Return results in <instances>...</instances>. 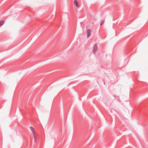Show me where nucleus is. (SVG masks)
I'll return each instance as SVG.
<instances>
[{"mask_svg":"<svg viewBox=\"0 0 148 148\" xmlns=\"http://www.w3.org/2000/svg\"><path fill=\"white\" fill-rule=\"evenodd\" d=\"M82 22H81L80 23V24H81H81H82Z\"/></svg>","mask_w":148,"mask_h":148,"instance_id":"nucleus-7","label":"nucleus"},{"mask_svg":"<svg viewBox=\"0 0 148 148\" xmlns=\"http://www.w3.org/2000/svg\"><path fill=\"white\" fill-rule=\"evenodd\" d=\"M97 49L98 48L97 45L96 44H95L94 46L93 50V53L95 55V54L97 50Z\"/></svg>","mask_w":148,"mask_h":148,"instance_id":"nucleus-2","label":"nucleus"},{"mask_svg":"<svg viewBox=\"0 0 148 148\" xmlns=\"http://www.w3.org/2000/svg\"><path fill=\"white\" fill-rule=\"evenodd\" d=\"M104 22V20H101V22H100V25H102L103 24Z\"/></svg>","mask_w":148,"mask_h":148,"instance_id":"nucleus-6","label":"nucleus"},{"mask_svg":"<svg viewBox=\"0 0 148 148\" xmlns=\"http://www.w3.org/2000/svg\"><path fill=\"white\" fill-rule=\"evenodd\" d=\"M74 5H75L76 7L78 8L79 7V6L78 5L77 2L76 0H75L74 1Z\"/></svg>","mask_w":148,"mask_h":148,"instance_id":"nucleus-4","label":"nucleus"},{"mask_svg":"<svg viewBox=\"0 0 148 148\" xmlns=\"http://www.w3.org/2000/svg\"><path fill=\"white\" fill-rule=\"evenodd\" d=\"M30 129L33 133V136L34 138V141L36 142V132L34 128L32 126L30 127Z\"/></svg>","mask_w":148,"mask_h":148,"instance_id":"nucleus-1","label":"nucleus"},{"mask_svg":"<svg viewBox=\"0 0 148 148\" xmlns=\"http://www.w3.org/2000/svg\"><path fill=\"white\" fill-rule=\"evenodd\" d=\"M4 21H0V26L2 25L4 23Z\"/></svg>","mask_w":148,"mask_h":148,"instance_id":"nucleus-5","label":"nucleus"},{"mask_svg":"<svg viewBox=\"0 0 148 148\" xmlns=\"http://www.w3.org/2000/svg\"><path fill=\"white\" fill-rule=\"evenodd\" d=\"M90 31L89 29H88L86 31L87 35L88 38L90 35Z\"/></svg>","mask_w":148,"mask_h":148,"instance_id":"nucleus-3","label":"nucleus"}]
</instances>
